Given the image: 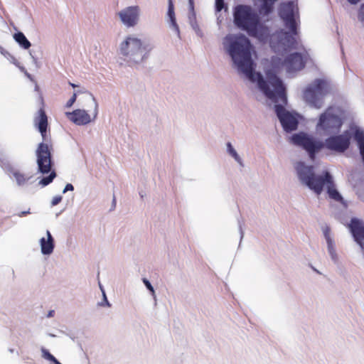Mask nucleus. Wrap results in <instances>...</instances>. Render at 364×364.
I'll list each match as a JSON object with an SVG mask.
<instances>
[{
	"label": "nucleus",
	"instance_id": "1",
	"mask_svg": "<svg viewBox=\"0 0 364 364\" xmlns=\"http://www.w3.org/2000/svg\"><path fill=\"white\" fill-rule=\"evenodd\" d=\"M223 48L231 58L237 72L252 82H257L258 88L265 97L272 98L274 93L269 90L268 79L256 72V64L252 58V45L244 34L227 35L223 40Z\"/></svg>",
	"mask_w": 364,
	"mask_h": 364
},
{
	"label": "nucleus",
	"instance_id": "2",
	"mask_svg": "<svg viewBox=\"0 0 364 364\" xmlns=\"http://www.w3.org/2000/svg\"><path fill=\"white\" fill-rule=\"evenodd\" d=\"M350 139L351 133L348 130L341 134L329 135L324 142L302 132L294 134L291 137V142L304 149L312 160L315 159L316 154L324 147L337 153L345 152L350 145Z\"/></svg>",
	"mask_w": 364,
	"mask_h": 364
},
{
	"label": "nucleus",
	"instance_id": "3",
	"mask_svg": "<svg viewBox=\"0 0 364 364\" xmlns=\"http://www.w3.org/2000/svg\"><path fill=\"white\" fill-rule=\"evenodd\" d=\"M268 79L269 90L274 93L272 98L266 97L275 103L274 109L283 129L288 133L295 131L298 128V114L287 110L284 106L287 104L286 87L283 81L272 70L266 72Z\"/></svg>",
	"mask_w": 364,
	"mask_h": 364
},
{
	"label": "nucleus",
	"instance_id": "4",
	"mask_svg": "<svg viewBox=\"0 0 364 364\" xmlns=\"http://www.w3.org/2000/svg\"><path fill=\"white\" fill-rule=\"evenodd\" d=\"M33 122L35 127L41 133L43 139V141L39 143L36 150L38 169L42 174L50 173L48 176L43 177L38 182V184L42 186H46L53 182L56 177V173L54 171H51L53 166L51 146L50 147L47 143L48 117L43 108L38 110V115L35 117Z\"/></svg>",
	"mask_w": 364,
	"mask_h": 364
},
{
	"label": "nucleus",
	"instance_id": "5",
	"mask_svg": "<svg viewBox=\"0 0 364 364\" xmlns=\"http://www.w3.org/2000/svg\"><path fill=\"white\" fill-rule=\"evenodd\" d=\"M233 23L250 36L266 40L269 36V28L264 26L259 15L251 6L238 4L233 9Z\"/></svg>",
	"mask_w": 364,
	"mask_h": 364
},
{
	"label": "nucleus",
	"instance_id": "6",
	"mask_svg": "<svg viewBox=\"0 0 364 364\" xmlns=\"http://www.w3.org/2000/svg\"><path fill=\"white\" fill-rule=\"evenodd\" d=\"M296 176L301 185L320 195L324 188V182L331 179V173L323 171L321 175L315 172V167L307 165L304 161H297L294 164Z\"/></svg>",
	"mask_w": 364,
	"mask_h": 364
},
{
	"label": "nucleus",
	"instance_id": "7",
	"mask_svg": "<svg viewBox=\"0 0 364 364\" xmlns=\"http://www.w3.org/2000/svg\"><path fill=\"white\" fill-rule=\"evenodd\" d=\"M152 49L151 44L132 36L127 37L120 44V54L130 64H139L146 60Z\"/></svg>",
	"mask_w": 364,
	"mask_h": 364
},
{
	"label": "nucleus",
	"instance_id": "8",
	"mask_svg": "<svg viewBox=\"0 0 364 364\" xmlns=\"http://www.w3.org/2000/svg\"><path fill=\"white\" fill-rule=\"evenodd\" d=\"M343 124L338 109L328 107L320 114L316 124V130L322 132L325 135L338 134Z\"/></svg>",
	"mask_w": 364,
	"mask_h": 364
},
{
	"label": "nucleus",
	"instance_id": "9",
	"mask_svg": "<svg viewBox=\"0 0 364 364\" xmlns=\"http://www.w3.org/2000/svg\"><path fill=\"white\" fill-rule=\"evenodd\" d=\"M328 92L327 82L322 79H316L304 92L303 97L311 107L319 109L323 106V98Z\"/></svg>",
	"mask_w": 364,
	"mask_h": 364
},
{
	"label": "nucleus",
	"instance_id": "10",
	"mask_svg": "<svg viewBox=\"0 0 364 364\" xmlns=\"http://www.w3.org/2000/svg\"><path fill=\"white\" fill-rule=\"evenodd\" d=\"M293 34L289 32L280 29L274 33L269 41L270 46L274 52L282 53L287 52L291 49L296 48L297 42Z\"/></svg>",
	"mask_w": 364,
	"mask_h": 364
},
{
	"label": "nucleus",
	"instance_id": "11",
	"mask_svg": "<svg viewBox=\"0 0 364 364\" xmlns=\"http://www.w3.org/2000/svg\"><path fill=\"white\" fill-rule=\"evenodd\" d=\"M272 66L279 68L280 66L285 67L288 73L302 70L306 65V62L301 53L295 52L288 55L284 60L279 57H272Z\"/></svg>",
	"mask_w": 364,
	"mask_h": 364
},
{
	"label": "nucleus",
	"instance_id": "12",
	"mask_svg": "<svg viewBox=\"0 0 364 364\" xmlns=\"http://www.w3.org/2000/svg\"><path fill=\"white\" fill-rule=\"evenodd\" d=\"M279 15L283 20L284 26L293 34H298V23L296 19L295 5L293 1L281 4Z\"/></svg>",
	"mask_w": 364,
	"mask_h": 364
},
{
	"label": "nucleus",
	"instance_id": "13",
	"mask_svg": "<svg viewBox=\"0 0 364 364\" xmlns=\"http://www.w3.org/2000/svg\"><path fill=\"white\" fill-rule=\"evenodd\" d=\"M140 9L138 6H128L118 13L122 23L127 27H134L138 23Z\"/></svg>",
	"mask_w": 364,
	"mask_h": 364
},
{
	"label": "nucleus",
	"instance_id": "14",
	"mask_svg": "<svg viewBox=\"0 0 364 364\" xmlns=\"http://www.w3.org/2000/svg\"><path fill=\"white\" fill-rule=\"evenodd\" d=\"M349 229L355 242L362 248L364 246V223L360 219L353 218Z\"/></svg>",
	"mask_w": 364,
	"mask_h": 364
},
{
	"label": "nucleus",
	"instance_id": "15",
	"mask_svg": "<svg viewBox=\"0 0 364 364\" xmlns=\"http://www.w3.org/2000/svg\"><path fill=\"white\" fill-rule=\"evenodd\" d=\"M68 118L77 125H85L91 122L90 115L85 109H75L72 112H66Z\"/></svg>",
	"mask_w": 364,
	"mask_h": 364
},
{
	"label": "nucleus",
	"instance_id": "16",
	"mask_svg": "<svg viewBox=\"0 0 364 364\" xmlns=\"http://www.w3.org/2000/svg\"><path fill=\"white\" fill-rule=\"evenodd\" d=\"M46 236L47 238L40 239L41 251L44 255H50L53 252L55 248V240L49 230L46 231Z\"/></svg>",
	"mask_w": 364,
	"mask_h": 364
},
{
	"label": "nucleus",
	"instance_id": "17",
	"mask_svg": "<svg viewBox=\"0 0 364 364\" xmlns=\"http://www.w3.org/2000/svg\"><path fill=\"white\" fill-rule=\"evenodd\" d=\"M330 228L326 226L323 229V233L327 243L328 252L334 263L338 262V257L336 251L335 242L330 235Z\"/></svg>",
	"mask_w": 364,
	"mask_h": 364
},
{
	"label": "nucleus",
	"instance_id": "18",
	"mask_svg": "<svg viewBox=\"0 0 364 364\" xmlns=\"http://www.w3.org/2000/svg\"><path fill=\"white\" fill-rule=\"evenodd\" d=\"M167 16L168 18V24L169 27L171 30H173L176 34L177 36L181 38V33L179 26L176 22L175 12H174V5L173 0L168 1V11H167Z\"/></svg>",
	"mask_w": 364,
	"mask_h": 364
},
{
	"label": "nucleus",
	"instance_id": "19",
	"mask_svg": "<svg viewBox=\"0 0 364 364\" xmlns=\"http://www.w3.org/2000/svg\"><path fill=\"white\" fill-rule=\"evenodd\" d=\"M326 186L327 193L330 198L340 203H343V198L338 191L336 188L333 176L331 174V179L324 182Z\"/></svg>",
	"mask_w": 364,
	"mask_h": 364
},
{
	"label": "nucleus",
	"instance_id": "20",
	"mask_svg": "<svg viewBox=\"0 0 364 364\" xmlns=\"http://www.w3.org/2000/svg\"><path fill=\"white\" fill-rule=\"evenodd\" d=\"M9 172L15 178L16 183L18 186H24L26 183V182L28 181V180H30L32 178L31 176H27L24 173H22L19 171L14 168H10Z\"/></svg>",
	"mask_w": 364,
	"mask_h": 364
},
{
	"label": "nucleus",
	"instance_id": "21",
	"mask_svg": "<svg viewBox=\"0 0 364 364\" xmlns=\"http://www.w3.org/2000/svg\"><path fill=\"white\" fill-rule=\"evenodd\" d=\"M14 41L23 49H28L31 43L21 31H18L13 35Z\"/></svg>",
	"mask_w": 364,
	"mask_h": 364
},
{
	"label": "nucleus",
	"instance_id": "22",
	"mask_svg": "<svg viewBox=\"0 0 364 364\" xmlns=\"http://www.w3.org/2000/svg\"><path fill=\"white\" fill-rule=\"evenodd\" d=\"M353 137L354 140L357 142L358 149L364 146V131L359 127H355V130L351 134V137Z\"/></svg>",
	"mask_w": 364,
	"mask_h": 364
},
{
	"label": "nucleus",
	"instance_id": "23",
	"mask_svg": "<svg viewBox=\"0 0 364 364\" xmlns=\"http://www.w3.org/2000/svg\"><path fill=\"white\" fill-rule=\"evenodd\" d=\"M277 1V0H262L261 11L267 15L271 14Z\"/></svg>",
	"mask_w": 364,
	"mask_h": 364
},
{
	"label": "nucleus",
	"instance_id": "24",
	"mask_svg": "<svg viewBox=\"0 0 364 364\" xmlns=\"http://www.w3.org/2000/svg\"><path fill=\"white\" fill-rule=\"evenodd\" d=\"M227 151L228 153L241 166H243V162L241 157L238 155L236 150L232 146L230 142H228L227 144Z\"/></svg>",
	"mask_w": 364,
	"mask_h": 364
},
{
	"label": "nucleus",
	"instance_id": "25",
	"mask_svg": "<svg viewBox=\"0 0 364 364\" xmlns=\"http://www.w3.org/2000/svg\"><path fill=\"white\" fill-rule=\"evenodd\" d=\"M5 58H6L8 60H9V61L14 64L15 65H16L17 67L19 68V69L21 70V71H23L25 73V74L28 76V77H30V74L26 72V70H25V68L23 67V66H20L19 65V63L18 62V60L16 59V58L12 55L9 52H8V54H6V55H3Z\"/></svg>",
	"mask_w": 364,
	"mask_h": 364
},
{
	"label": "nucleus",
	"instance_id": "26",
	"mask_svg": "<svg viewBox=\"0 0 364 364\" xmlns=\"http://www.w3.org/2000/svg\"><path fill=\"white\" fill-rule=\"evenodd\" d=\"M142 282H143L144 284L145 285V287H146V289L150 291L151 296H153L154 300L155 301V304H156V293H155L154 287L151 285L149 280L147 279L146 278H143Z\"/></svg>",
	"mask_w": 364,
	"mask_h": 364
},
{
	"label": "nucleus",
	"instance_id": "27",
	"mask_svg": "<svg viewBox=\"0 0 364 364\" xmlns=\"http://www.w3.org/2000/svg\"><path fill=\"white\" fill-rule=\"evenodd\" d=\"M100 288L102 292V296H103V299H102V301L98 303V305L99 306H107L108 307L111 306V304L109 302L107 298V296H106V294H105V291L102 287V286L100 284Z\"/></svg>",
	"mask_w": 364,
	"mask_h": 364
},
{
	"label": "nucleus",
	"instance_id": "28",
	"mask_svg": "<svg viewBox=\"0 0 364 364\" xmlns=\"http://www.w3.org/2000/svg\"><path fill=\"white\" fill-rule=\"evenodd\" d=\"M41 353L42 357L47 360L52 362L55 359V356L43 347L41 348Z\"/></svg>",
	"mask_w": 364,
	"mask_h": 364
},
{
	"label": "nucleus",
	"instance_id": "29",
	"mask_svg": "<svg viewBox=\"0 0 364 364\" xmlns=\"http://www.w3.org/2000/svg\"><path fill=\"white\" fill-rule=\"evenodd\" d=\"M215 8L216 12L221 11L223 9L227 8L224 0H215Z\"/></svg>",
	"mask_w": 364,
	"mask_h": 364
},
{
	"label": "nucleus",
	"instance_id": "30",
	"mask_svg": "<svg viewBox=\"0 0 364 364\" xmlns=\"http://www.w3.org/2000/svg\"><path fill=\"white\" fill-rule=\"evenodd\" d=\"M358 19L364 27V3L360 5L358 9Z\"/></svg>",
	"mask_w": 364,
	"mask_h": 364
},
{
	"label": "nucleus",
	"instance_id": "31",
	"mask_svg": "<svg viewBox=\"0 0 364 364\" xmlns=\"http://www.w3.org/2000/svg\"><path fill=\"white\" fill-rule=\"evenodd\" d=\"M190 26H191L192 29L195 31L196 34L198 37L202 38L203 36V31L200 28L197 21L193 23L190 24Z\"/></svg>",
	"mask_w": 364,
	"mask_h": 364
},
{
	"label": "nucleus",
	"instance_id": "32",
	"mask_svg": "<svg viewBox=\"0 0 364 364\" xmlns=\"http://www.w3.org/2000/svg\"><path fill=\"white\" fill-rule=\"evenodd\" d=\"M237 223H238V228L239 232L240 234V242L242 241L243 237H244V231L242 230V226L244 225V220L242 218H238L237 219Z\"/></svg>",
	"mask_w": 364,
	"mask_h": 364
},
{
	"label": "nucleus",
	"instance_id": "33",
	"mask_svg": "<svg viewBox=\"0 0 364 364\" xmlns=\"http://www.w3.org/2000/svg\"><path fill=\"white\" fill-rule=\"evenodd\" d=\"M188 18L189 24L193 23L197 21L196 12H188Z\"/></svg>",
	"mask_w": 364,
	"mask_h": 364
},
{
	"label": "nucleus",
	"instance_id": "34",
	"mask_svg": "<svg viewBox=\"0 0 364 364\" xmlns=\"http://www.w3.org/2000/svg\"><path fill=\"white\" fill-rule=\"evenodd\" d=\"M77 95L76 93H74L73 96L70 98V100L67 102L65 107L69 108L73 106L74 102L76 100Z\"/></svg>",
	"mask_w": 364,
	"mask_h": 364
},
{
	"label": "nucleus",
	"instance_id": "35",
	"mask_svg": "<svg viewBox=\"0 0 364 364\" xmlns=\"http://www.w3.org/2000/svg\"><path fill=\"white\" fill-rule=\"evenodd\" d=\"M62 200V196H56L53 197V198L51 200V206H55L60 203Z\"/></svg>",
	"mask_w": 364,
	"mask_h": 364
},
{
	"label": "nucleus",
	"instance_id": "36",
	"mask_svg": "<svg viewBox=\"0 0 364 364\" xmlns=\"http://www.w3.org/2000/svg\"><path fill=\"white\" fill-rule=\"evenodd\" d=\"M91 97H92V100L93 101L94 105H95L94 118H96V117L97 115L98 104H97L96 99L95 98V97L92 95H91Z\"/></svg>",
	"mask_w": 364,
	"mask_h": 364
},
{
	"label": "nucleus",
	"instance_id": "37",
	"mask_svg": "<svg viewBox=\"0 0 364 364\" xmlns=\"http://www.w3.org/2000/svg\"><path fill=\"white\" fill-rule=\"evenodd\" d=\"M73 190H74V186L71 183H67L63 191V193H65L68 191H72Z\"/></svg>",
	"mask_w": 364,
	"mask_h": 364
},
{
	"label": "nucleus",
	"instance_id": "38",
	"mask_svg": "<svg viewBox=\"0 0 364 364\" xmlns=\"http://www.w3.org/2000/svg\"><path fill=\"white\" fill-rule=\"evenodd\" d=\"M188 1V12H195L194 9V0Z\"/></svg>",
	"mask_w": 364,
	"mask_h": 364
},
{
	"label": "nucleus",
	"instance_id": "39",
	"mask_svg": "<svg viewBox=\"0 0 364 364\" xmlns=\"http://www.w3.org/2000/svg\"><path fill=\"white\" fill-rule=\"evenodd\" d=\"M116 198L115 196H113L112 201V207L110 208V211L114 210L116 208Z\"/></svg>",
	"mask_w": 364,
	"mask_h": 364
},
{
	"label": "nucleus",
	"instance_id": "40",
	"mask_svg": "<svg viewBox=\"0 0 364 364\" xmlns=\"http://www.w3.org/2000/svg\"><path fill=\"white\" fill-rule=\"evenodd\" d=\"M0 53L1 55L8 54V51L6 50L1 46H0Z\"/></svg>",
	"mask_w": 364,
	"mask_h": 364
},
{
	"label": "nucleus",
	"instance_id": "41",
	"mask_svg": "<svg viewBox=\"0 0 364 364\" xmlns=\"http://www.w3.org/2000/svg\"><path fill=\"white\" fill-rule=\"evenodd\" d=\"M350 4H358L360 0H347Z\"/></svg>",
	"mask_w": 364,
	"mask_h": 364
},
{
	"label": "nucleus",
	"instance_id": "42",
	"mask_svg": "<svg viewBox=\"0 0 364 364\" xmlns=\"http://www.w3.org/2000/svg\"><path fill=\"white\" fill-rule=\"evenodd\" d=\"M30 213L29 210H27V211H22L20 214H19V216L20 217H22V216H24L27 214Z\"/></svg>",
	"mask_w": 364,
	"mask_h": 364
},
{
	"label": "nucleus",
	"instance_id": "43",
	"mask_svg": "<svg viewBox=\"0 0 364 364\" xmlns=\"http://www.w3.org/2000/svg\"><path fill=\"white\" fill-rule=\"evenodd\" d=\"M53 314H54V311H53V310H51V311H50L48 312V314L47 316H48V317H52V316H53Z\"/></svg>",
	"mask_w": 364,
	"mask_h": 364
},
{
	"label": "nucleus",
	"instance_id": "44",
	"mask_svg": "<svg viewBox=\"0 0 364 364\" xmlns=\"http://www.w3.org/2000/svg\"><path fill=\"white\" fill-rule=\"evenodd\" d=\"M52 363H53L54 364H62L55 358L53 360H52Z\"/></svg>",
	"mask_w": 364,
	"mask_h": 364
},
{
	"label": "nucleus",
	"instance_id": "45",
	"mask_svg": "<svg viewBox=\"0 0 364 364\" xmlns=\"http://www.w3.org/2000/svg\"><path fill=\"white\" fill-rule=\"evenodd\" d=\"M29 53H30V55L31 56V58H33V61L36 62V58L32 55L31 52H30Z\"/></svg>",
	"mask_w": 364,
	"mask_h": 364
},
{
	"label": "nucleus",
	"instance_id": "46",
	"mask_svg": "<svg viewBox=\"0 0 364 364\" xmlns=\"http://www.w3.org/2000/svg\"><path fill=\"white\" fill-rule=\"evenodd\" d=\"M70 85L73 87H77V85H75V84H74V83H71V82H70Z\"/></svg>",
	"mask_w": 364,
	"mask_h": 364
},
{
	"label": "nucleus",
	"instance_id": "47",
	"mask_svg": "<svg viewBox=\"0 0 364 364\" xmlns=\"http://www.w3.org/2000/svg\"><path fill=\"white\" fill-rule=\"evenodd\" d=\"M139 195H140V196H141V198L144 197V195L142 194V193H141V192H140V193H139Z\"/></svg>",
	"mask_w": 364,
	"mask_h": 364
},
{
	"label": "nucleus",
	"instance_id": "48",
	"mask_svg": "<svg viewBox=\"0 0 364 364\" xmlns=\"http://www.w3.org/2000/svg\"><path fill=\"white\" fill-rule=\"evenodd\" d=\"M9 351H10L11 353H13V352H14V350H13V349H9Z\"/></svg>",
	"mask_w": 364,
	"mask_h": 364
}]
</instances>
